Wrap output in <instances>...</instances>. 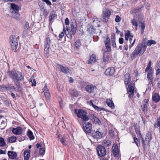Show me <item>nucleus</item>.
Here are the masks:
<instances>
[{
	"instance_id": "f257e3e1",
	"label": "nucleus",
	"mask_w": 160,
	"mask_h": 160,
	"mask_svg": "<svg viewBox=\"0 0 160 160\" xmlns=\"http://www.w3.org/2000/svg\"><path fill=\"white\" fill-rule=\"evenodd\" d=\"M9 76L13 80L16 85L19 88L21 87L19 81H23L24 79V76L22 72H17L14 70L9 71L7 72Z\"/></svg>"
},
{
	"instance_id": "f03ea898",
	"label": "nucleus",
	"mask_w": 160,
	"mask_h": 160,
	"mask_svg": "<svg viewBox=\"0 0 160 160\" xmlns=\"http://www.w3.org/2000/svg\"><path fill=\"white\" fill-rule=\"evenodd\" d=\"M143 42L138 44L134 50L132 52L131 57L132 59H134L139 54V56H142L145 51L147 47L146 44Z\"/></svg>"
},
{
	"instance_id": "7ed1b4c3",
	"label": "nucleus",
	"mask_w": 160,
	"mask_h": 160,
	"mask_svg": "<svg viewBox=\"0 0 160 160\" xmlns=\"http://www.w3.org/2000/svg\"><path fill=\"white\" fill-rule=\"evenodd\" d=\"M74 111L77 117L81 118L82 120L87 121L89 120V118L87 115V112L84 110L80 109H75Z\"/></svg>"
},
{
	"instance_id": "20e7f679",
	"label": "nucleus",
	"mask_w": 160,
	"mask_h": 160,
	"mask_svg": "<svg viewBox=\"0 0 160 160\" xmlns=\"http://www.w3.org/2000/svg\"><path fill=\"white\" fill-rule=\"evenodd\" d=\"M9 43L12 49L15 52H17L18 41L16 37L14 35H11L9 37Z\"/></svg>"
},
{
	"instance_id": "39448f33",
	"label": "nucleus",
	"mask_w": 160,
	"mask_h": 160,
	"mask_svg": "<svg viewBox=\"0 0 160 160\" xmlns=\"http://www.w3.org/2000/svg\"><path fill=\"white\" fill-rule=\"evenodd\" d=\"M111 12L109 9H104L102 14V21L103 22H107L108 20V18L111 15Z\"/></svg>"
},
{
	"instance_id": "423d86ee",
	"label": "nucleus",
	"mask_w": 160,
	"mask_h": 160,
	"mask_svg": "<svg viewBox=\"0 0 160 160\" xmlns=\"http://www.w3.org/2000/svg\"><path fill=\"white\" fill-rule=\"evenodd\" d=\"M51 42L49 37L46 38L44 42V52L46 54L49 52Z\"/></svg>"
},
{
	"instance_id": "0eeeda50",
	"label": "nucleus",
	"mask_w": 160,
	"mask_h": 160,
	"mask_svg": "<svg viewBox=\"0 0 160 160\" xmlns=\"http://www.w3.org/2000/svg\"><path fill=\"white\" fill-rule=\"evenodd\" d=\"M83 130L86 133L92 132V125L89 122L83 123Z\"/></svg>"
},
{
	"instance_id": "6e6552de",
	"label": "nucleus",
	"mask_w": 160,
	"mask_h": 160,
	"mask_svg": "<svg viewBox=\"0 0 160 160\" xmlns=\"http://www.w3.org/2000/svg\"><path fill=\"white\" fill-rule=\"evenodd\" d=\"M134 85L129 84L128 85V88H127V92L128 94V97L130 98H132L133 97L134 93Z\"/></svg>"
},
{
	"instance_id": "1a4fd4ad",
	"label": "nucleus",
	"mask_w": 160,
	"mask_h": 160,
	"mask_svg": "<svg viewBox=\"0 0 160 160\" xmlns=\"http://www.w3.org/2000/svg\"><path fill=\"white\" fill-rule=\"evenodd\" d=\"M97 151L98 155L102 157L106 155V151L104 147L102 146H99L97 148Z\"/></svg>"
},
{
	"instance_id": "9d476101",
	"label": "nucleus",
	"mask_w": 160,
	"mask_h": 160,
	"mask_svg": "<svg viewBox=\"0 0 160 160\" xmlns=\"http://www.w3.org/2000/svg\"><path fill=\"white\" fill-rule=\"evenodd\" d=\"M92 136L94 139H96V141H98V140L101 138L103 133L97 130L96 131H92L91 132Z\"/></svg>"
},
{
	"instance_id": "9b49d317",
	"label": "nucleus",
	"mask_w": 160,
	"mask_h": 160,
	"mask_svg": "<svg viewBox=\"0 0 160 160\" xmlns=\"http://www.w3.org/2000/svg\"><path fill=\"white\" fill-rule=\"evenodd\" d=\"M96 87L92 84L88 85L85 88L86 91L90 93H93L94 92L95 89Z\"/></svg>"
},
{
	"instance_id": "f8f14e48",
	"label": "nucleus",
	"mask_w": 160,
	"mask_h": 160,
	"mask_svg": "<svg viewBox=\"0 0 160 160\" xmlns=\"http://www.w3.org/2000/svg\"><path fill=\"white\" fill-rule=\"evenodd\" d=\"M23 132L22 129L20 127H18L16 128H13L12 130L13 133L16 135L21 134Z\"/></svg>"
},
{
	"instance_id": "ddd939ff",
	"label": "nucleus",
	"mask_w": 160,
	"mask_h": 160,
	"mask_svg": "<svg viewBox=\"0 0 160 160\" xmlns=\"http://www.w3.org/2000/svg\"><path fill=\"white\" fill-rule=\"evenodd\" d=\"M57 65L58 66V68H60V70L61 72L66 74L70 73V70L68 68L64 67L59 64H58Z\"/></svg>"
},
{
	"instance_id": "4468645a",
	"label": "nucleus",
	"mask_w": 160,
	"mask_h": 160,
	"mask_svg": "<svg viewBox=\"0 0 160 160\" xmlns=\"http://www.w3.org/2000/svg\"><path fill=\"white\" fill-rule=\"evenodd\" d=\"M112 153L115 157H118L119 155V151L117 145L114 143L112 148Z\"/></svg>"
},
{
	"instance_id": "2eb2a0df",
	"label": "nucleus",
	"mask_w": 160,
	"mask_h": 160,
	"mask_svg": "<svg viewBox=\"0 0 160 160\" xmlns=\"http://www.w3.org/2000/svg\"><path fill=\"white\" fill-rule=\"evenodd\" d=\"M133 37V36H132V37L130 38L129 40L126 41L125 43V44H126L129 47V50H130L131 48L133 46L136 41V39L135 38L133 40L132 43H131V42H132V41Z\"/></svg>"
},
{
	"instance_id": "dca6fc26",
	"label": "nucleus",
	"mask_w": 160,
	"mask_h": 160,
	"mask_svg": "<svg viewBox=\"0 0 160 160\" xmlns=\"http://www.w3.org/2000/svg\"><path fill=\"white\" fill-rule=\"evenodd\" d=\"M115 72V69L113 67L109 68L107 69L105 72V74L107 76L113 75Z\"/></svg>"
},
{
	"instance_id": "f3484780",
	"label": "nucleus",
	"mask_w": 160,
	"mask_h": 160,
	"mask_svg": "<svg viewBox=\"0 0 160 160\" xmlns=\"http://www.w3.org/2000/svg\"><path fill=\"white\" fill-rule=\"evenodd\" d=\"M90 119L95 124H98L99 125L101 123L100 121L98 118H97L93 115L91 114L90 116Z\"/></svg>"
},
{
	"instance_id": "a211bd4d",
	"label": "nucleus",
	"mask_w": 160,
	"mask_h": 160,
	"mask_svg": "<svg viewBox=\"0 0 160 160\" xmlns=\"http://www.w3.org/2000/svg\"><path fill=\"white\" fill-rule=\"evenodd\" d=\"M71 30L72 34L74 35L76 32L77 29V24L76 22H72L71 23Z\"/></svg>"
},
{
	"instance_id": "6ab92c4d",
	"label": "nucleus",
	"mask_w": 160,
	"mask_h": 160,
	"mask_svg": "<svg viewBox=\"0 0 160 160\" xmlns=\"http://www.w3.org/2000/svg\"><path fill=\"white\" fill-rule=\"evenodd\" d=\"M110 40V38H107L106 40L105 41L106 48L107 49L106 51H108V52H109L111 51V46Z\"/></svg>"
},
{
	"instance_id": "aec40b11",
	"label": "nucleus",
	"mask_w": 160,
	"mask_h": 160,
	"mask_svg": "<svg viewBox=\"0 0 160 160\" xmlns=\"http://www.w3.org/2000/svg\"><path fill=\"white\" fill-rule=\"evenodd\" d=\"M131 81V78L130 74L126 73L124 75V82L126 85H128Z\"/></svg>"
},
{
	"instance_id": "412c9836",
	"label": "nucleus",
	"mask_w": 160,
	"mask_h": 160,
	"mask_svg": "<svg viewBox=\"0 0 160 160\" xmlns=\"http://www.w3.org/2000/svg\"><path fill=\"white\" fill-rule=\"evenodd\" d=\"M147 78L149 79V84L151 85L152 84L153 86V77L151 70H149L147 74Z\"/></svg>"
},
{
	"instance_id": "4be33fe9",
	"label": "nucleus",
	"mask_w": 160,
	"mask_h": 160,
	"mask_svg": "<svg viewBox=\"0 0 160 160\" xmlns=\"http://www.w3.org/2000/svg\"><path fill=\"white\" fill-rule=\"evenodd\" d=\"M11 8L10 10L11 12H18L19 7L15 3H12L11 4Z\"/></svg>"
},
{
	"instance_id": "5701e85b",
	"label": "nucleus",
	"mask_w": 160,
	"mask_h": 160,
	"mask_svg": "<svg viewBox=\"0 0 160 160\" xmlns=\"http://www.w3.org/2000/svg\"><path fill=\"white\" fill-rule=\"evenodd\" d=\"M8 154L9 158L12 159H15L17 156L16 152L13 151H8Z\"/></svg>"
},
{
	"instance_id": "b1692460",
	"label": "nucleus",
	"mask_w": 160,
	"mask_h": 160,
	"mask_svg": "<svg viewBox=\"0 0 160 160\" xmlns=\"http://www.w3.org/2000/svg\"><path fill=\"white\" fill-rule=\"evenodd\" d=\"M30 150H26L24 152V160H29L30 157Z\"/></svg>"
},
{
	"instance_id": "393cba45",
	"label": "nucleus",
	"mask_w": 160,
	"mask_h": 160,
	"mask_svg": "<svg viewBox=\"0 0 160 160\" xmlns=\"http://www.w3.org/2000/svg\"><path fill=\"white\" fill-rule=\"evenodd\" d=\"M106 103L107 105L111 108L112 109L114 108V105L113 101L110 99H107Z\"/></svg>"
},
{
	"instance_id": "a878e982",
	"label": "nucleus",
	"mask_w": 160,
	"mask_h": 160,
	"mask_svg": "<svg viewBox=\"0 0 160 160\" xmlns=\"http://www.w3.org/2000/svg\"><path fill=\"white\" fill-rule=\"evenodd\" d=\"M96 60V55L94 54H92L90 57L88 64H92L94 63Z\"/></svg>"
},
{
	"instance_id": "bb28decb",
	"label": "nucleus",
	"mask_w": 160,
	"mask_h": 160,
	"mask_svg": "<svg viewBox=\"0 0 160 160\" xmlns=\"http://www.w3.org/2000/svg\"><path fill=\"white\" fill-rule=\"evenodd\" d=\"M29 28V24L28 22H26L24 27V30L23 31V34L26 35L28 32V29Z\"/></svg>"
},
{
	"instance_id": "cd10ccee",
	"label": "nucleus",
	"mask_w": 160,
	"mask_h": 160,
	"mask_svg": "<svg viewBox=\"0 0 160 160\" xmlns=\"http://www.w3.org/2000/svg\"><path fill=\"white\" fill-rule=\"evenodd\" d=\"M89 104L90 105H92V106L94 108H95L96 110H97L98 111H101L104 109V108H101L94 105L93 104V101L92 100H91L90 101Z\"/></svg>"
},
{
	"instance_id": "c85d7f7f",
	"label": "nucleus",
	"mask_w": 160,
	"mask_h": 160,
	"mask_svg": "<svg viewBox=\"0 0 160 160\" xmlns=\"http://www.w3.org/2000/svg\"><path fill=\"white\" fill-rule=\"evenodd\" d=\"M109 58V55L108 52V51H105L103 53V61L105 62H108Z\"/></svg>"
},
{
	"instance_id": "c756f323",
	"label": "nucleus",
	"mask_w": 160,
	"mask_h": 160,
	"mask_svg": "<svg viewBox=\"0 0 160 160\" xmlns=\"http://www.w3.org/2000/svg\"><path fill=\"white\" fill-rule=\"evenodd\" d=\"M57 16V15L56 12L54 11H52L50 13V16L49 17V21L50 22H52V20Z\"/></svg>"
},
{
	"instance_id": "7c9ffc66",
	"label": "nucleus",
	"mask_w": 160,
	"mask_h": 160,
	"mask_svg": "<svg viewBox=\"0 0 160 160\" xmlns=\"http://www.w3.org/2000/svg\"><path fill=\"white\" fill-rule=\"evenodd\" d=\"M153 100L155 102H157L160 100V97L158 94L155 93L152 97Z\"/></svg>"
},
{
	"instance_id": "2f4dec72",
	"label": "nucleus",
	"mask_w": 160,
	"mask_h": 160,
	"mask_svg": "<svg viewBox=\"0 0 160 160\" xmlns=\"http://www.w3.org/2000/svg\"><path fill=\"white\" fill-rule=\"evenodd\" d=\"M11 12L12 17L16 19H19L20 18V14L18 12Z\"/></svg>"
},
{
	"instance_id": "473e14b6",
	"label": "nucleus",
	"mask_w": 160,
	"mask_h": 160,
	"mask_svg": "<svg viewBox=\"0 0 160 160\" xmlns=\"http://www.w3.org/2000/svg\"><path fill=\"white\" fill-rule=\"evenodd\" d=\"M8 89V86L7 85H0V92L5 91Z\"/></svg>"
},
{
	"instance_id": "72a5a7b5",
	"label": "nucleus",
	"mask_w": 160,
	"mask_h": 160,
	"mask_svg": "<svg viewBox=\"0 0 160 160\" xmlns=\"http://www.w3.org/2000/svg\"><path fill=\"white\" fill-rule=\"evenodd\" d=\"M27 135L30 140H33L34 139V137L33 135V133L30 130H28Z\"/></svg>"
},
{
	"instance_id": "f704fd0d",
	"label": "nucleus",
	"mask_w": 160,
	"mask_h": 160,
	"mask_svg": "<svg viewBox=\"0 0 160 160\" xmlns=\"http://www.w3.org/2000/svg\"><path fill=\"white\" fill-rule=\"evenodd\" d=\"M132 36H133L131 34L130 31L128 30L127 32L125 34V38L126 41L129 40V37H132Z\"/></svg>"
},
{
	"instance_id": "c9c22d12",
	"label": "nucleus",
	"mask_w": 160,
	"mask_h": 160,
	"mask_svg": "<svg viewBox=\"0 0 160 160\" xmlns=\"http://www.w3.org/2000/svg\"><path fill=\"white\" fill-rule=\"evenodd\" d=\"M66 35L68 38H72V33L69 29H67V31L66 32Z\"/></svg>"
},
{
	"instance_id": "e433bc0d",
	"label": "nucleus",
	"mask_w": 160,
	"mask_h": 160,
	"mask_svg": "<svg viewBox=\"0 0 160 160\" xmlns=\"http://www.w3.org/2000/svg\"><path fill=\"white\" fill-rule=\"evenodd\" d=\"M17 139L16 137L12 136L8 138V141L10 143H13L16 141Z\"/></svg>"
},
{
	"instance_id": "4c0bfd02",
	"label": "nucleus",
	"mask_w": 160,
	"mask_h": 160,
	"mask_svg": "<svg viewBox=\"0 0 160 160\" xmlns=\"http://www.w3.org/2000/svg\"><path fill=\"white\" fill-rule=\"evenodd\" d=\"M104 145L106 147H108L111 145V141L110 140H104L103 142Z\"/></svg>"
},
{
	"instance_id": "58836bf2",
	"label": "nucleus",
	"mask_w": 160,
	"mask_h": 160,
	"mask_svg": "<svg viewBox=\"0 0 160 160\" xmlns=\"http://www.w3.org/2000/svg\"><path fill=\"white\" fill-rule=\"evenodd\" d=\"M145 27V23H144V22H142L141 23V34H143V33Z\"/></svg>"
},
{
	"instance_id": "ea45409f",
	"label": "nucleus",
	"mask_w": 160,
	"mask_h": 160,
	"mask_svg": "<svg viewBox=\"0 0 160 160\" xmlns=\"http://www.w3.org/2000/svg\"><path fill=\"white\" fill-rule=\"evenodd\" d=\"M6 145V142L3 138L0 137V146L3 147Z\"/></svg>"
},
{
	"instance_id": "a19ab883",
	"label": "nucleus",
	"mask_w": 160,
	"mask_h": 160,
	"mask_svg": "<svg viewBox=\"0 0 160 160\" xmlns=\"http://www.w3.org/2000/svg\"><path fill=\"white\" fill-rule=\"evenodd\" d=\"M81 45V42L80 39H78L75 42V46L77 48L79 47Z\"/></svg>"
},
{
	"instance_id": "79ce46f5",
	"label": "nucleus",
	"mask_w": 160,
	"mask_h": 160,
	"mask_svg": "<svg viewBox=\"0 0 160 160\" xmlns=\"http://www.w3.org/2000/svg\"><path fill=\"white\" fill-rule=\"evenodd\" d=\"M142 109L143 112H145L146 111H147V104L144 103L141 105Z\"/></svg>"
},
{
	"instance_id": "37998d69",
	"label": "nucleus",
	"mask_w": 160,
	"mask_h": 160,
	"mask_svg": "<svg viewBox=\"0 0 160 160\" xmlns=\"http://www.w3.org/2000/svg\"><path fill=\"white\" fill-rule=\"evenodd\" d=\"M44 92V95L46 98L49 99L50 96V94L48 90H47L46 91Z\"/></svg>"
},
{
	"instance_id": "c03bdc74",
	"label": "nucleus",
	"mask_w": 160,
	"mask_h": 160,
	"mask_svg": "<svg viewBox=\"0 0 160 160\" xmlns=\"http://www.w3.org/2000/svg\"><path fill=\"white\" fill-rule=\"evenodd\" d=\"M151 63L152 62L151 60L149 61V62L148 63V65H147V66L145 69V72H147L150 69L151 70Z\"/></svg>"
},
{
	"instance_id": "a18cd8bd",
	"label": "nucleus",
	"mask_w": 160,
	"mask_h": 160,
	"mask_svg": "<svg viewBox=\"0 0 160 160\" xmlns=\"http://www.w3.org/2000/svg\"><path fill=\"white\" fill-rule=\"evenodd\" d=\"M156 43V42L154 40H148V45L151 46L152 44H155Z\"/></svg>"
},
{
	"instance_id": "49530a36",
	"label": "nucleus",
	"mask_w": 160,
	"mask_h": 160,
	"mask_svg": "<svg viewBox=\"0 0 160 160\" xmlns=\"http://www.w3.org/2000/svg\"><path fill=\"white\" fill-rule=\"evenodd\" d=\"M71 94H72L75 97H77L78 95V92L75 90H73L71 92Z\"/></svg>"
},
{
	"instance_id": "de8ad7c7",
	"label": "nucleus",
	"mask_w": 160,
	"mask_h": 160,
	"mask_svg": "<svg viewBox=\"0 0 160 160\" xmlns=\"http://www.w3.org/2000/svg\"><path fill=\"white\" fill-rule=\"evenodd\" d=\"M156 75H158L160 73V65H158L157 66L156 68Z\"/></svg>"
},
{
	"instance_id": "09e8293b",
	"label": "nucleus",
	"mask_w": 160,
	"mask_h": 160,
	"mask_svg": "<svg viewBox=\"0 0 160 160\" xmlns=\"http://www.w3.org/2000/svg\"><path fill=\"white\" fill-rule=\"evenodd\" d=\"M45 150L44 148H41L39 149V152L40 155H43L45 152Z\"/></svg>"
},
{
	"instance_id": "8fccbe9b",
	"label": "nucleus",
	"mask_w": 160,
	"mask_h": 160,
	"mask_svg": "<svg viewBox=\"0 0 160 160\" xmlns=\"http://www.w3.org/2000/svg\"><path fill=\"white\" fill-rule=\"evenodd\" d=\"M94 27L91 25L89 26L88 28V31L89 32L92 33V32H93Z\"/></svg>"
},
{
	"instance_id": "3c124183",
	"label": "nucleus",
	"mask_w": 160,
	"mask_h": 160,
	"mask_svg": "<svg viewBox=\"0 0 160 160\" xmlns=\"http://www.w3.org/2000/svg\"><path fill=\"white\" fill-rule=\"evenodd\" d=\"M142 7H137L133 9V12L135 13H136L141 10V9Z\"/></svg>"
},
{
	"instance_id": "603ef678",
	"label": "nucleus",
	"mask_w": 160,
	"mask_h": 160,
	"mask_svg": "<svg viewBox=\"0 0 160 160\" xmlns=\"http://www.w3.org/2000/svg\"><path fill=\"white\" fill-rule=\"evenodd\" d=\"M131 22H132V25H133L134 26H135L136 27V28H137V27L138 26V22H136V20H135L134 19H133L132 20ZM136 29H137V28H136Z\"/></svg>"
},
{
	"instance_id": "864d4df0",
	"label": "nucleus",
	"mask_w": 160,
	"mask_h": 160,
	"mask_svg": "<svg viewBox=\"0 0 160 160\" xmlns=\"http://www.w3.org/2000/svg\"><path fill=\"white\" fill-rule=\"evenodd\" d=\"M59 139L61 143L63 145H65V138L64 137H60Z\"/></svg>"
},
{
	"instance_id": "5fc2aeb1",
	"label": "nucleus",
	"mask_w": 160,
	"mask_h": 160,
	"mask_svg": "<svg viewBox=\"0 0 160 160\" xmlns=\"http://www.w3.org/2000/svg\"><path fill=\"white\" fill-rule=\"evenodd\" d=\"M65 34V29L64 28L63 31L61 33L59 34V37L60 38H62Z\"/></svg>"
},
{
	"instance_id": "6e6d98bb",
	"label": "nucleus",
	"mask_w": 160,
	"mask_h": 160,
	"mask_svg": "<svg viewBox=\"0 0 160 160\" xmlns=\"http://www.w3.org/2000/svg\"><path fill=\"white\" fill-rule=\"evenodd\" d=\"M121 20V18L118 15H117L115 19V21L117 22H120Z\"/></svg>"
},
{
	"instance_id": "4d7b16f0",
	"label": "nucleus",
	"mask_w": 160,
	"mask_h": 160,
	"mask_svg": "<svg viewBox=\"0 0 160 160\" xmlns=\"http://www.w3.org/2000/svg\"><path fill=\"white\" fill-rule=\"evenodd\" d=\"M158 127H160V123L157 121L154 124V128H156Z\"/></svg>"
},
{
	"instance_id": "13d9d810",
	"label": "nucleus",
	"mask_w": 160,
	"mask_h": 160,
	"mask_svg": "<svg viewBox=\"0 0 160 160\" xmlns=\"http://www.w3.org/2000/svg\"><path fill=\"white\" fill-rule=\"evenodd\" d=\"M7 85L8 86V89H9L12 88V89H14L15 90H16V88H15V87L14 86H13L12 84H10L9 85Z\"/></svg>"
},
{
	"instance_id": "bf43d9fd",
	"label": "nucleus",
	"mask_w": 160,
	"mask_h": 160,
	"mask_svg": "<svg viewBox=\"0 0 160 160\" xmlns=\"http://www.w3.org/2000/svg\"><path fill=\"white\" fill-rule=\"evenodd\" d=\"M134 141L136 144L137 145L138 147L140 145V143L139 142H138V139L137 138H134Z\"/></svg>"
},
{
	"instance_id": "052dcab7",
	"label": "nucleus",
	"mask_w": 160,
	"mask_h": 160,
	"mask_svg": "<svg viewBox=\"0 0 160 160\" xmlns=\"http://www.w3.org/2000/svg\"><path fill=\"white\" fill-rule=\"evenodd\" d=\"M42 1L45 2L48 5H51L52 3L49 0H42Z\"/></svg>"
},
{
	"instance_id": "680f3d73",
	"label": "nucleus",
	"mask_w": 160,
	"mask_h": 160,
	"mask_svg": "<svg viewBox=\"0 0 160 160\" xmlns=\"http://www.w3.org/2000/svg\"><path fill=\"white\" fill-rule=\"evenodd\" d=\"M112 46L113 47H114V48H115L116 47V45L115 41V38H114L112 40Z\"/></svg>"
},
{
	"instance_id": "e2e57ef3",
	"label": "nucleus",
	"mask_w": 160,
	"mask_h": 160,
	"mask_svg": "<svg viewBox=\"0 0 160 160\" xmlns=\"http://www.w3.org/2000/svg\"><path fill=\"white\" fill-rule=\"evenodd\" d=\"M124 42V39L122 38H120L119 39V43L120 44H122Z\"/></svg>"
},
{
	"instance_id": "0e129e2a",
	"label": "nucleus",
	"mask_w": 160,
	"mask_h": 160,
	"mask_svg": "<svg viewBox=\"0 0 160 160\" xmlns=\"http://www.w3.org/2000/svg\"><path fill=\"white\" fill-rule=\"evenodd\" d=\"M65 23L66 25H69V21L68 18H66L65 19Z\"/></svg>"
},
{
	"instance_id": "69168bd1",
	"label": "nucleus",
	"mask_w": 160,
	"mask_h": 160,
	"mask_svg": "<svg viewBox=\"0 0 160 160\" xmlns=\"http://www.w3.org/2000/svg\"><path fill=\"white\" fill-rule=\"evenodd\" d=\"M129 47L126 44H125V45L123 47V48H124V50L125 51H127Z\"/></svg>"
},
{
	"instance_id": "338daca9",
	"label": "nucleus",
	"mask_w": 160,
	"mask_h": 160,
	"mask_svg": "<svg viewBox=\"0 0 160 160\" xmlns=\"http://www.w3.org/2000/svg\"><path fill=\"white\" fill-rule=\"evenodd\" d=\"M6 153V152L5 150H0V154H5Z\"/></svg>"
},
{
	"instance_id": "774afa93",
	"label": "nucleus",
	"mask_w": 160,
	"mask_h": 160,
	"mask_svg": "<svg viewBox=\"0 0 160 160\" xmlns=\"http://www.w3.org/2000/svg\"><path fill=\"white\" fill-rule=\"evenodd\" d=\"M145 43V44H146V47H147L148 46V43H147L146 40L145 39H144L143 41L142 42V43Z\"/></svg>"
}]
</instances>
